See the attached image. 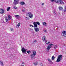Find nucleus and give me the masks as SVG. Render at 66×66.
<instances>
[{
  "mask_svg": "<svg viewBox=\"0 0 66 66\" xmlns=\"http://www.w3.org/2000/svg\"><path fill=\"white\" fill-rule=\"evenodd\" d=\"M36 53V52L35 51H34L33 52V54H31L30 56L31 59L32 60H33L35 59L34 56H35Z\"/></svg>",
  "mask_w": 66,
  "mask_h": 66,
  "instance_id": "obj_1",
  "label": "nucleus"
},
{
  "mask_svg": "<svg viewBox=\"0 0 66 66\" xmlns=\"http://www.w3.org/2000/svg\"><path fill=\"white\" fill-rule=\"evenodd\" d=\"M63 57V56L62 55H59L57 57V59L56 60V62H59L62 60V58Z\"/></svg>",
  "mask_w": 66,
  "mask_h": 66,
  "instance_id": "obj_2",
  "label": "nucleus"
},
{
  "mask_svg": "<svg viewBox=\"0 0 66 66\" xmlns=\"http://www.w3.org/2000/svg\"><path fill=\"white\" fill-rule=\"evenodd\" d=\"M26 15L27 16H28L29 15V17L31 18H33V15L32 14V13L30 12H28V13H27Z\"/></svg>",
  "mask_w": 66,
  "mask_h": 66,
  "instance_id": "obj_3",
  "label": "nucleus"
},
{
  "mask_svg": "<svg viewBox=\"0 0 66 66\" xmlns=\"http://www.w3.org/2000/svg\"><path fill=\"white\" fill-rule=\"evenodd\" d=\"M19 0H14V2H13V4L16 5L17 4L19 3Z\"/></svg>",
  "mask_w": 66,
  "mask_h": 66,
  "instance_id": "obj_4",
  "label": "nucleus"
},
{
  "mask_svg": "<svg viewBox=\"0 0 66 66\" xmlns=\"http://www.w3.org/2000/svg\"><path fill=\"white\" fill-rule=\"evenodd\" d=\"M56 1H54L56 3H59V2H60V4H62L63 3L64 4V3L61 0H57Z\"/></svg>",
  "mask_w": 66,
  "mask_h": 66,
  "instance_id": "obj_5",
  "label": "nucleus"
},
{
  "mask_svg": "<svg viewBox=\"0 0 66 66\" xmlns=\"http://www.w3.org/2000/svg\"><path fill=\"white\" fill-rule=\"evenodd\" d=\"M62 35L64 37H66V31H63L62 32Z\"/></svg>",
  "mask_w": 66,
  "mask_h": 66,
  "instance_id": "obj_6",
  "label": "nucleus"
},
{
  "mask_svg": "<svg viewBox=\"0 0 66 66\" xmlns=\"http://www.w3.org/2000/svg\"><path fill=\"white\" fill-rule=\"evenodd\" d=\"M21 51H22V52L23 53L26 54V51H27V50L26 49H24V48H22Z\"/></svg>",
  "mask_w": 66,
  "mask_h": 66,
  "instance_id": "obj_7",
  "label": "nucleus"
},
{
  "mask_svg": "<svg viewBox=\"0 0 66 66\" xmlns=\"http://www.w3.org/2000/svg\"><path fill=\"white\" fill-rule=\"evenodd\" d=\"M4 12V9L2 8L0 9V13H1V14H3Z\"/></svg>",
  "mask_w": 66,
  "mask_h": 66,
  "instance_id": "obj_8",
  "label": "nucleus"
},
{
  "mask_svg": "<svg viewBox=\"0 0 66 66\" xmlns=\"http://www.w3.org/2000/svg\"><path fill=\"white\" fill-rule=\"evenodd\" d=\"M42 40H45V43H46L47 42L46 40V37L44 36L42 37Z\"/></svg>",
  "mask_w": 66,
  "mask_h": 66,
  "instance_id": "obj_9",
  "label": "nucleus"
},
{
  "mask_svg": "<svg viewBox=\"0 0 66 66\" xmlns=\"http://www.w3.org/2000/svg\"><path fill=\"white\" fill-rule=\"evenodd\" d=\"M7 16L8 20H11L12 19V18L11 17V16H10L9 15H8Z\"/></svg>",
  "mask_w": 66,
  "mask_h": 66,
  "instance_id": "obj_10",
  "label": "nucleus"
},
{
  "mask_svg": "<svg viewBox=\"0 0 66 66\" xmlns=\"http://www.w3.org/2000/svg\"><path fill=\"white\" fill-rule=\"evenodd\" d=\"M33 24L35 28H37V24H36V22H34Z\"/></svg>",
  "mask_w": 66,
  "mask_h": 66,
  "instance_id": "obj_11",
  "label": "nucleus"
},
{
  "mask_svg": "<svg viewBox=\"0 0 66 66\" xmlns=\"http://www.w3.org/2000/svg\"><path fill=\"white\" fill-rule=\"evenodd\" d=\"M35 29V31L36 32H38L39 29L38 28H34Z\"/></svg>",
  "mask_w": 66,
  "mask_h": 66,
  "instance_id": "obj_12",
  "label": "nucleus"
},
{
  "mask_svg": "<svg viewBox=\"0 0 66 66\" xmlns=\"http://www.w3.org/2000/svg\"><path fill=\"white\" fill-rule=\"evenodd\" d=\"M14 16L16 17L17 19H18V18L20 17V16H19V15H15Z\"/></svg>",
  "mask_w": 66,
  "mask_h": 66,
  "instance_id": "obj_13",
  "label": "nucleus"
},
{
  "mask_svg": "<svg viewBox=\"0 0 66 66\" xmlns=\"http://www.w3.org/2000/svg\"><path fill=\"white\" fill-rule=\"evenodd\" d=\"M20 3L21 4V5H24V4H25V3H24V2H21Z\"/></svg>",
  "mask_w": 66,
  "mask_h": 66,
  "instance_id": "obj_14",
  "label": "nucleus"
},
{
  "mask_svg": "<svg viewBox=\"0 0 66 66\" xmlns=\"http://www.w3.org/2000/svg\"><path fill=\"white\" fill-rule=\"evenodd\" d=\"M59 9L60 10H63V7H59Z\"/></svg>",
  "mask_w": 66,
  "mask_h": 66,
  "instance_id": "obj_15",
  "label": "nucleus"
},
{
  "mask_svg": "<svg viewBox=\"0 0 66 66\" xmlns=\"http://www.w3.org/2000/svg\"><path fill=\"white\" fill-rule=\"evenodd\" d=\"M10 10H11V7H8L7 9V11H9Z\"/></svg>",
  "mask_w": 66,
  "mask_h": 66,
  "instance_id": "obj_16",
  "label": "nucleus"
},
{
  "mask_svg": "<svg viewBox=\"0 0 66 66\" xmlns=\"http://www.w3.org/2000/svg\"><path fill=\"white\" fill-rule=\"evenodd\" d=\"M43 26H46L47 24L45 22H43Z\"/></svg>",
  "mask_w": 66,
  "mask_h": 66,
  "instance_id": "obj_17",
  "label": "nucleus"
},
{
  "mask_svg": "<svg viewBox=\"0 0 66 66\" xmlns=\"http://www.w3.org/2000/svg\"><path fill=\"white\" fill-rule=\"evenodd\" d=\"M36 22V23L38 24V25H39V26L40 25V23H39V22Z\"/></svg>",
  "mask_w": 66,
  "mask_h": 66,
  "instance_id": "obj_18",
  "label": "nucleus"
},
{
  "mask_svg": "<svg viewBox=\"0 0 66 66\" xmlns=\"http://www.w3.org/2000/svg\"><path fill=\"white\" fill-rule=\"evenodd\" d=\"M64 12H66V6H65L64 8Z\"/></svg>",
  "mask_w": 66,
  "mask_h": 66,
  "instance_id": "obj_19",
  "label": "nucleus"
},
{
  "mask_svg": "<svg viewBox=\"0 0 66 66\" xmlns=\"http://www.w3.org/2000/svg\"><path fill=\"white\" fill-rule=\"evenodd\" d=\"M0 64H1L2 66H3V63L2 62L0 61Z\"/></svg>",
  "mask_w": 66,
  "mask_h": 66,
  "instance_id": "obj_20",
  "label": "nucleus"
},
{
  "mask_svg": "<svg viewBox=\"0 0 66 66\" xmlns=\"http://www.w3.org/2000/svg\"><path fill=\"white\" fill-rule=\"evenodd\" d=\"M27 53L28 54H30L31 53V51H27Z\"/></svg>",
  "mask_w": 66,
  "mask_h": 66,
  "instance_id": "obj_21",
  "label": "nucleus"
},
{
  "mask_svg": "<svg viewBox=\"0 0 66 66\" xmlns=\"http://www.w3.org/2000/svg\"><path fill=\"white\" fill-rule=\"evenodd\" d=\"M5 20L6 22L8 21V19H7V18L6 17L5 18Z\"/></svg>",
  "mask_w": 66,
  "mask_h": 66,
  "instance_id": "obj_22",
  "label": "nucleus"
},
{
  "mask_svg": "<svg viewBox=\"0 0 66 66\" xmlns=\"http://www.w3.org/2000/svg\"><path fill=\"white\" fill-rule=\"evenodd\" d=\"M54 58H55V57H54V56H53L52 57V59L53 60H54Z\"/></svg>",
  "mask_w": 66,
  "mask_h": 66,
  "instance_id": "obj_23",
  "label": "nucleus"
},
{
  "mask_svg": "<svg viewBox=\"0 0 66 66\" xmlns=\"http://www.w3.org/2000/svg\"><path fill=\"white\" fill-rule=\"evenodd\" d=\"M48 61H49V62H50V63H52V61H51L50 60V59H48Z\"/></svg>",
  "mask_w": 66,
  "mask_h": 66,
  "instance_id": "obj_24",
  "label": "nucleus"
},
{
  "mask_svg": "<svg viewBox=\"0 0 66 66\" xmlns=\"http://www.w3.org/2000/svg\"><path fill=\"white\" fill-rule=\"evenodd\" d=\"M51 48V47H47V49L48 50H49V49Z\"/></svg>",
  "mask_w": 66,
  "mask_h": 66,
  "instance_id": "obj_25",
  "label": "nucleus"
},
{
  "mask_svg": "<svg viewBox=\"0 0 66 66\" xmlns=\"http://www.w3.org/2000/svg\"><path fill=\"white\" fill-rule=\"evenodd\" d=\"M20 23L19 22V23L17 25V26L19 27L20 26Z\"/></svg>",
  "mask_w": 66,
  "mask_h": 66,
  "instance_id": "obj_26",
  "label": "nucleus"
},
{
  "mask_svg": "<svg viewBox=\"0 0 66 66\" xmlns=\"http://www.w3.org/2000/svg\"><path fill=\"white\" fill-rule=\"evenodd\" d=\"M51 46H52V44H49V45L48 46V47H51Z\"/></svg>",
  "mask_w": 66,
  "mask_h": 66,
  "instance_id": "obj_27",
  "label": "nucleus"
},
{
  "mask_svg": "<svg viewBox=\"0 0 66 66\" xmlns=\"http://www.w3.org/2000/svg\"><path fill=\"white\" fill-rule=\"evenodd\" d=\"M34 64L35 65H37V63H36L35 62L34 63Z\"/></svg>",
  "mask_w": 66,
  "mask_h": 66,
  "instance_id": "obj_28",
  "label": "nucleus"
},
{
  "mask_svg": "<svg viewBox=\"0 0 66 66\" xmlns=\"http://www.w3.org/2000/svg\"><path fill=\"white\" fill-rule=\"evenodd\" d=\"M57 47V46L56 45H55L54 47V49H56Z\"/></svg>",
  "mask_w": 66,
  "mask_h": 66,
  "instance_id": "obj_29",
  "label": "nucleus"
},
{
  "mask_svg": "<svg viewBox=\"0 0 66 66\" xmlns=\"http://www.w3.org/2000/svg\"><path fill=\"white\" fill-rule=\"evenodd\" d=\"M10 29L11 30V31H13L14 30V29H13V28H11Z\"/></svg>",
  "mask_w": 66,
  "mask_h": 66,
  "instance_id": "obj_30",
  "label": "nucleus"
},
{
  "mask_svg": "<svg viewBox=\"0 0 66 66\" xmlns=\"http://www.w3.org/2000/svg\"><path fill=\"white\" fill-rule=\"evenodd\" d=\"M14 9H17V7H16V6H14Z\"/></svg>",
  "mask_w": 66,
  "mask_h": 66,
  "instance_id": "obj_31",
  "label": "nucleus"
},
{
  "mask_svg": "<svg viewBox=\"0 0 66 66\" xmlns=\"http://www.w3.org/2000/svg\"><path fill=\"white\" fill-rule=\"evenodd\" d=\"M50 44V42H48L47 43H46V44L48 45V44Z\"/></svg>",
  "mask_w": 66,
  "mask_h": 66,
  "instance_id": "obj_32",
  "label": "nucleus"
},
{
  "mask_svg": "<svg viewBox=\"0 0 66 66\" xmlns=\"http://www.w3.org/2000/svg\"><path fill=\"white\" fill-rule=\"evenodd\" d=\"M54 1V0H51V1L52 2H53Z\"/></svg>",
  "mask_w": 66,
  "mask_h": 66,
  "instance_id": "obj_33",
  "label": "nucleus"
},
{
  "mask_svg": "<svg viewBox=\"0 0 66 66\" xmlns=\"http://www.w3.org/2000/svg\"><path fill=\"white\" fill-rule=\"evenodd\" d=\"M45 4L44 3H42V5H44Z\"/></svg>",
  "mask_w": 66,
  "mask_h": 66,
  "instance_id": "obj_34",
  "label": "nucleus"
},
{
  "mask_svg": "<svg viewBox=\"0 0 66 66\" xmlns=\"http://www.w3.org/2000/svg\"><path fill=\"white\" fill-rule=\"evenodd\" d=\"M30 27H33V25H30Z\"/></svg>",
  "mask_w": 66,
  "mask_h": 66,
  "instance_id": "obj_35",
  "label": "nucleus"
},
{
  "mask_svg": "<svg viewBox=\"0 0 66 66\" xmlns=\"http://www.w3.org/2000/svg\"><path fill=\"white\" fill-rule=\"evenodd\" d=\"M34 42H35V43H36V42H37V41H36V40H35L34 41Z\"/></svg>",
  "mask_w": 66,
  "mask_h": 66,
  "instance_id": "obj_36",
  "label": "nucleus"
},
{
  "mask_svg": "<svg viewBox=\"0 0 66 66\" xmlns=\"http://www.w3.org/2000/svg\"><path fill=\"white\" fill-rule=\"evenodd\" d=\"M22 12H24L25 11L24 10H22Z\"/></svg>",
  "mask_w": 66,
  "mask_h": 66,
  "instance_id": "obj_37",
  "label": "nucleus"
},
{
  "mask_svg": "<svg viewBox=\"0 0 66 66\" xmlns=\"http://www.w3.org/2000/svg\"><path fill=\"white\" fill-rule=\"evenodd\" d=\"M51 44L52 45V46H53L54 45L53 44Z\"/></svg>",
  "mask_w": 66,
  "mask_h": 66,
  "instance_id": "obj_38",
  "label": "nucleus"
},
{
  "mask_svg": "<svg viewBox=\"0 0 66 66\" xmlns=\"http://www.w3.org/2000/svg\"><path fill=\"white\" fill-rule=\"evenodd\" d=\"M22 64H24V62H22Z\"/></svg>",
  "mask_w": 66,
  "mask_h": 66,
  "instance_id": "obj_39",
  "label": "nucleus"
},
{
  "mask_svg": "<svg viewBox=\"0 0 66 66\" xmlns=\"http://www.w3.org/2000/svg\"><path fill=\"white\" fill-rule=\"evenodd\" d=\"M26 18H28V19H29V18H27V17H26Z\"/></svg>",
  "mask_w": 66,
  "mask_h": 66,
  "instance_id": "obj_40",
  "label": "nucleus"
},
{
  "mask_svg": "<svg viewBox=\"0 0 66 66\" xmlns=\"http://www.w3.org/2000/svg\"><path fill=\"white\" fill-rule=\"evenodd\" d=\"M54 13H55V12H54Z\"/></svg>",
  "mask_w": 66,
  "mask_h": 66,
  "instance_id": "obj_41",
  "label": "nucleus"
}]
</instances>
